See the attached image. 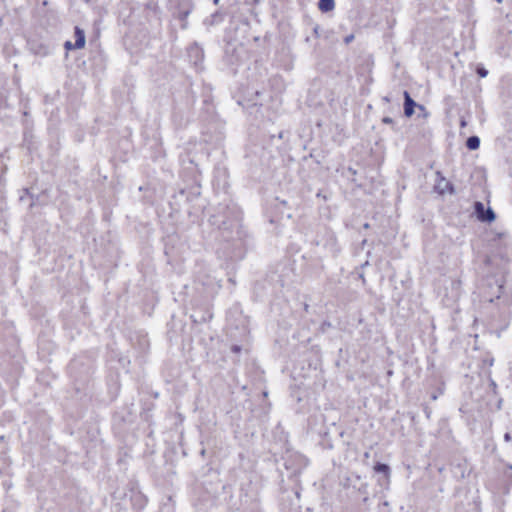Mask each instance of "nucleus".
Masks as SVG:
<instances>
[{
    "instance_id": "16",
    "label": "nucleus",
    "mask_w": 512,
    "mask_h": 512,
    "mask_svg": "<svg viewBox=\"0 0 512 512\" xmlns=\"http://www.w3.org/2000/svg\"><path fill=\"white\" fill-rule=\"evenodd\" d=\"M385 123H390L392 120L390 118H384L383 120Z\"/></svg>"
},
{
    "instance_id": "9",
    "label": "nucleus",
    "mask_w": 512,
    "mask_h": 512,
    "mask_svg": "<svg viewBox=\"0 0 512 512\" xmlns=\"http://www.w3.org/2000/svg\"><path fill=\"white\" fill-rule=\"evenodd\" d=\"M477 73H478V75H479L480 77H482V78L486 77V76H487V74H488L487 70H486V69H484V68H478V69H477Z\"/></svg>"
},
{
    "instance_id": "12",
    "label": "nucleus",
    "mask_w": 512,
    "mask_h": 512,
    "mask_svg": "<svg viewBox=\"0 0 512 512\" xmlns=\"http://www.w3.org/2000/svg\"><path fill=\"white\" fill-rule=\"evenodd\" d=\"M453 287H455L457 290L460 288V282L459 281H455L452 283Z\"/></svg>"
},
{
    "instance_id": "11",
    "label": "nucleus",
    "mask_w": 512,
    "mask_h": 512,
    "mask_svg": "<svg viewBox=\"0 0 512 512\" xmlns=\"http://www.w3.org/2000/svg\"><path fill=\"white\" fill-rule=\"evenodd\" d=\"M353 39H354V36L351 34V35H348V36H346V37H345L344 42H345L346 44H348V43H350Z\"/></svg>"
},
{
    "instance_id": "8",
    "label": "nucleus",
    "mask_w": 512,
    "mask_h": 512,
    "mask_svg": "<svg viewBox=\"0 0 512 512\" xmlns=\"http://www.w3.org/2000/svg\"><path fill=\"white\" fill-rule=\"evenodd\" d=\"M475 211H476V213H477V217H478V219L480 220V214H484V213H485V208H484L483 203H481V202H476V203H475Z\"/></svg>"
},
{
    "instance_id": "2",
    "label": "nucleus",
    "mask_w": 512,
    "mask_h": 512,
    "mask_svg": "<svg viewBox=\"0 0 512 512\" xmlns=\"http://www.w3.org/2000/svg\"><path fill=\"white\" fill-rule=\"evenodd\" d=\"M75 43L72 44L70 41H66L64 46L67 50L70 49H82L85 46V33L80 27H75Z\"/></svg>"
},
{
    "instance_id": "4",
    "label": "nucleus",
    "mask_w": 512,
    "mask_h": 512,
    "mask_svg": "<svg viewBox=\"0 0 512 512\" xmlns=\"http://www.w3.org/2000/svg\"><path fill=\"white\" fill-rule=\"evenodd\" d=\"M319 9L322 12H329L334 9V0H320Z\"/></svg>"
},
{
    "instance_id": "17",
    "label": "nucleus",
    "mask_w": 512,
    "mask_h": 512,
    "mask_svg": "<svg viewBox=\"0 0 512 512\" xmlns=\"http://www.w3.org/2000/svg\"><path fill=\"white\" fill-rule=\"evenodd\" d=\"M214 4H218L219 3V0H213Z\"/></svg>"
},
{
    "instance_id": "6",
    "label": "nucleus",
    "mask_w": 512,
    "mask_h": 512,
    "mask_svg": "<svg viewBox=\"0 0 512 512\" xmlns=\"http://www.w3.org/2000/svg\"><path fill=\"white\" fill-rule=\"evenodd\" d=\"M495 219V213L491 208H488L484 214H480V220L481 221H488L491 222Z\"/></svg>"
},
{
    "instance_id": "10",
    "label": "nucleus",
    "mask_w": 512,
    "mask_h": 512,
    "mask_svg": "<svg viewBox=\"0 0 512 512\" xmlns=\"http://www.w3.org/2000/svg\"><path fill=\"white\" fill-rule=\"evenodd\" d=\"M190 52H195L197 55H201L202 54V51L201 49L197 46V45H194L190 48Z\"/></svg>"
},
{
    "instance_id": "3",
    "label": "nucleus",
    "mask_w": 512,
    "mask_h": 512,
    "mask_svg": "<svg viewBox=\"0 0 512 512\" xmlns=\"http://www.w3.org/2000/svg\"><path fill=\"white\" fill-rule=\"evenodd\" d=\"M404 100V114L407 117H411L414 113V107L416 106V103L407 91H404Z\"/></svg>"
},
{
    "instance_id": "18",
    "label": "nucleus",
    "mask_w": 512,
    "mask_h": 512,
    "mask_svg": "<svg viewBox=\"0 0 512 512\" xmlns=\"http://www.w3.org/2000/svg\"><path fill=\"white\" fill-rule=\"evenodd\" d=\"M496 1H497L498 3H501V2H502V0H496Z\"/></svg>"
},
{
    "instance_id": "7",
    "label": "nucleus",
    "mask_w": 512,
    "mask_h": 512,
    "mask_svg": "<svg viewBox=\"0 0 512 512\" xmlns=\"http://www.w3.org/2000/svg\"><path fill=\"white\" fill-rule=\"evenodd\" d=\"M374 469L376 472L389 474V467L386 464L378 463L375 465Z\"/></svg>"
},
{
    "instance_id": "14",
    "label": "nucleus",
    "mask_w": 512,
    "mask_h": 512,
    "mask_svg": "<svg viewBox=\"0 0 512 512\" xmlns=\"http://www.w3.org/2000/svg\"><path fill=\"white\" fill-rule=\"evenodd\" d=\"M232 350H233L234 352H239V351H240V347H239V346H234V347L232 348Z\"/></svg>"
},
{
    "instance_id": "1",
    "label": "nucleus",
    "mask_w": 512,
    "mask_h": 512,
    "mask_svg": "<svg viewBox=\"0 0 512 512\" xmlns=\"http://www.w3.org/2000/svg\"><path fill=\"white\" fill-rule=\"evenodd\" d=\"M436 180L434 185V190L443 195L445 193L453 194L454 193V187L450 181H448L443 174L440 171H437L435 173Z\"/></svg>"
},
{
    "instance_id": "5",
    "label": "nucleus",
    "mask_w": 512,
    "mask_h": 512,
    "mask_svg": "<svg viewBox=\"0 0 512 512\" xmlns=\"http://www.w3.org/2000/svg\"><path fill=\"white\" fill-rule=\"evenodd\" d=\"M466 146L470 150H476L480 146V139L477 136H471L467 139Z\"/></svg>"
},
{
    "instance_id": "15",
    "label": "nucleus",
    "mask_w": 512,
    "mask_h": 512,
    "mask_svg": "<svg viewBox=\"0 0 512 512\" xmlns=\"http://www.w3.org/2000/svg\"><path fill=\"white\" fill-rule=\"evenodd\" d=\"M460 124H461L462 127H464V126H466V121L464 119H462Z\"/></svg>"
},
{
    "instance_id": "13",
    "label": "nucleus",
    "mask_w": 512,
    "mask_h": 512,
    "mask_svg": "<svg viewBox=\"0 0 512 512\" xmlns=\"http://www.w3.org/2000/svg\"><path fill=\"white\" fill-rule=\"evenodd\" d=\"M504 439H505V441H510V440H511V436H510V434H509V433H506V434L504 435Z\"/></svg>"
}]
</instances>
